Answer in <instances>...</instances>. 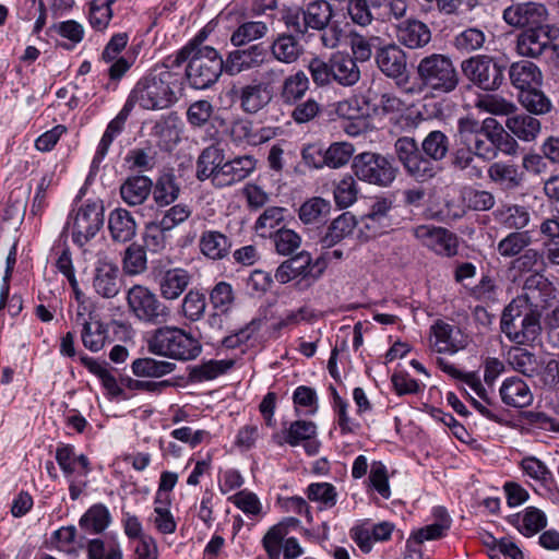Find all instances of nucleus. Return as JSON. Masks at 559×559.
<instances>
[{
  "mask_svg": "<svg viewBox=\"0 0 559 559\" xmlns=\"http://www.w3.org/2000/svg\"><path fill=\"white\" fill-rule=\"evenodd\" d=\"M450 152V139L440 131H430L418 142L412 136H400L394 143V154L405 173L418 182L435 178L441 168L439 163L447 158Z\"/></svg>",
  "mask_w": 559,
  "mask_h": 559,
  "instance_id": "f257e3e1",
  "label": "nucleus"
},
{
  "mask_svg": "<svg viewBox=\"0 0 559 559\" xmlns=\"http://www.w3.org/2000/svg\"><path fill=\"white\" fill-rule=\"evenodd\" d=\"M171 63H163L139 80L127 103L133 108L138 104L146 110H160L170 107L176 100V90L180 86V76L170 70Z\"/></svg>",
  "mask_w": 559,
  "mask_h": 559,
  "instance_id": "f03ea898",
  "label": "nucleus"
},
{
  "mask_svg": "<svg viewBox=\"0 0 559 559\" xmlns=\"http://www.w3.org/2000/svg\"><path fill=\"white\" fill-rule=\"evenodd\" d=\"M189 61L186 68V76L192 88L206 90L214 85L223 71H225L224 59L213 47H198L195 44H188L181 48L175 59L167 60L171 67H179Z\"/></svg>",
  "mask_w": 559,
  "mask_h": 559,
  "instance_id": "7ed1b4c3",
  "label": "nucleus"
},
{
  "mask_svg": "<svg viewBox=\"0 0 559 559\" xmlns=\"http://www.w3.org/2000/svg\"><path fill=\"white\" fill-rule=\"evenodd\" d=\"M150 353L179 361L195 359L202 352L201 343L189 332L178 326L164 325L147 338Z\"/></svg>",
  "mask_w": 559,
  "mask_h": 559,
  "instance_id": "20e7f679",
  "label": "nucleus"
},
{
  "mask_svg": "<svg viewBox=\"0 0 559 559\" xmlns=\"http://www.w3.org/2000/svg\"><path fill=\"white\" fill-rule=\"evenodd\" d=\"M421 88L433 96L453 93L460 84V74L452 59L443 53H430L418 60L415 68Z\"/></svg>",
  "mask_w": 559,
  "mask_h": 559,
  "instance_id": "39448f33",
  "label": "nucleus"
},
{
  "mask_svg": "<svg viewBox=\"0 0 559 559\" xmlns=\"http://www.w3.org/2000/svg\"><path fill=\"white\" fill-rule=\"evenodd\" d=\"M307 68L312 82L319 87L333 83L344 87L354 86L361 76L359 67L352 56L343 52L332 53L328 60L314 57Z\"/></svg>",
  "mask_w": 559,
  "mask_h": 559,
  "instance_id": "423d86ee",
  "label": "nucleus"
},
{
  "mask_svg": "<svg viewBox=\"0 0 559 559\" xmlns=\"http://www.w3.org/2000/svg\"><path fill=\"white\" fill-rule=\"evenodd\" d=\"M532 274L526 276V341L532 335V342L539 345V334L542 333L540 317L556 299L555 288L546 278L543 271H531Z\"/></svg>",
  "mask_w": 559,
  "mask_h": 559,
  "instance_id": "0eeeda50",
  "label": "nucleus"
},
{
  "mask_svg": "<svg viewBox=\"0 0 559 559\" xmlns=\"http://www.w3.org/2000/svg\"><path fill=\"white\" fill-rule=\"evenodd\" d=\"M352 169L359 180L381 188L390 187L399 174L392 158L374 152L354 156Z\"/></svg>",
  "mask_w": 559,
  "mask_h": 559,
  "instance_id": "6e6552de",
  "label": "nucleus"
},
{
  "mask_svg": "<svg viewBox=\"0 0 559 559\" xmlns=\"http://www.w3.org/2000/svg\"><path fill=\"white\" fill-rule=\"evenodd\" d=\"M126 299L129 311L143 323L159 325L165 324L170 318L169 307L146 286L133 285L127 292Z\"/></svg>",
  "mask_w": 559,
  "mask_h": 559,
  "instance_id": "1a4fd4ad",
  "label": "nucleus"
},
{
  "mask_svg": "<svg viewBox=\"0 0 559 559\" xmlns=\"http://www.w3.org/2000/svg\"><path fill=\"white\" fill-rule=\"evenodd\" d=\"M332 17L333 9L326 0H313L305 8H289L282 14L285 26L300 36H305L309 29L322 28Z\"/></svg>",
  "mask_w": 559,
  "mask_h": 559,
  "instance_id": "9d476101",
  "label": "nucleus"
},
{
  "mask_svg": "<svg viewBox=\"0 0 559 559\" xmlns=\"http://www.w3.org/2000/svg\"><path fill=\"white\" fill-rule=\"evenodd\" d=\"M104 204L102 201H86L67 221V228L71 229L72 240L83 247L104 225Z\"/></svg>",
  "mask_w": 559,
  "mask_h": 559,
  "instance_id": "9b49d317",
  "label": "nucleus"
},
{
  "mask_svg": "<svg viewBox=\"0 0 559 559\" xmlns=\"http://www.w3.org/2000/svg\"><path fill=\"white\" fill-rule=\"evenodd\" d=\"M463 74L477 87L484 91L498 90L504 79V64L487 55H477L464 60L461 64Z\"/></svg>",
  "mask_w": 559,
  "mask_h": 559,
  "instance_id": "f8f14e48",
  "label": "nucleus"
},
{
  "mask_svg": "<svg viewBox=\"0 0 559 559\" xmlns=\"http://www.w3.org/2000/svg\"><path fill=\"white\" fill-rule=\"evenodd\" d=\"M532 338V335H530ZM526 345H530L537 352H530L526 349V377L536 378L534 384L538 386H552L559 374V362L555 359H549L542 350V338L539 337V345L537 342L532 340L526 341Z\"/></svg>",
  "mask_w": 559,
  "mask_h": 559,
  "instance_id": "ddd939ff",
  "label": "nucleus"
},
{
  "mask_svg": "<svg viewBox=\"0 0 559 559\" xmlns=\"http://www.w3.org/2000/svg\"><path fill=\"white\" fill-rule=\"evenodd\" d=\"M413 235L425 247L440 255L451 257L456 254L457 239L445 228L433 225H419L413 229Z\"/></svg>",
  "mask_w": 559,
  "mask_h": 559,
  "instance_id": "4468645a",
  "label": "nucleus"
},
{
  "mask_svg": "<svg viewBox=\"0 0 559 559\" xmlns=\"http://www.w3.org/2000/svg\"><path fill=\"white\" fill-rule=\"evenodd\" d=\"M543 74L538 66L526 61V112L544 116L551 111L550 98L539 88Z\"/></svg>",
  "mask_w": 559,
  "mask_h": 559,
  "instance_id": "2eb2a0df",
  "label": "nucleus"
},
{
  "mask_svg": "<svg viewBox=\"0 0 559 559\" xmlns=\"http://www.w3.org/2000/svg\"><path fill=\"white\" fill-rule=\"evenodd\" d=\"M92 286L94 292L103 298L116 297L121 288L118 265L107 259H99L94 269Z\"/></svg>",
  "mask_w": 559,
  "mask_h": 559,
  "instance_id": "dca6fc26",
  "label": "nucleus"
},
{
  "mask_svg": "<svg viewBox=\"0 0 559 559\" xmlns=\"http://www.w3.org/2000/svg\"><path fill=\"white\" fill-rule=\"evenodd\" d=\"M266 55L265 48L260 44L230 51L224 60L225 72L234 76L257 69L264 63Z\"/></svg>",
  "mask_w": 559,
  "mask_h": 559,
  "instance_id": "f3484780",
  "label": "nucleus"
},
{
  "mask_svg": "<svg viewBox=\"0 0 559 559\" xmlns=\"http://www.w3.org/2000/svg\"><path fill=\"white\" fill-rule=\"evenodd\" d=\"M255 166L257 160L251 155H242L227 162L224 160L216 173L214 186L225 188L240 182L253 173Z\"/></svg>",
  "mask_w": 559,
  "mask_h": 559,
  "instance_id": "a211bd4d",
  "label": "nucleus"
},
{
  "mask_svg": "<svg viewBox=\"0 0 559 559\" xmlns=\"http://www.w3.org/2000/svg\"><path fill=\"white\" fill-rule=\"evenodd\" d=\"M431 346L437 353L455 354L467 345L466 337L460 328L447 323L443 320H437L430 326Z\"/></svg>",
  "mask_w": 559,
  "mask_h": 559,
  "instance_id": "6ab92c4d",
  "label": "nucleus"
},
{
  "mask_svg": "<svg viewBox=\"0 0 559 559\" xmlns=\"http://www.w3.org/2000/svg\"><path fill=\"white\" fill-rule=\"evenodd\" d=\"M374 61L379 70L390 79H399L403 76L407 70L406 53L396 44L377 47Z\"/></svg>",
  "mask_w": 559,
  "mask_h": 559,
  "instance_id": "aec40b11",
  "label": "nucleus"
},
{
  "mask_svg": "<svg viewBox=\"0 0 559 559\" xmlns=\"http://www.w3.org/2000/svg\"><path fill=\"white\" fill-rule=\"evenodd\" d=\"M155 281L160 296L167 300H175L187 289L191 281L190 273L181 267L166 271H154Z\"/></svg>",
  "mask_w": 559,
  "mask_h": 559,
  "instance_id": "412c9836",
  "label": "nucleus"
},
{
  "mask_svg": "<svg viewBox=\"0 0 559 559\" xmlns=\"http://www.w3.org/2000/svg\"><path fill=\"white\" fill-rule=\"evenodd\" d=\"M231 92L238 100L241 110L249 115L261 111L273 99L272 95L258 83V80H253L239 88H234Z\"/></svg>",
  "mask_w": 559,
  "mask_h": 559,
  "instance_id": "4be33fe9",
  "label": "nucleus"
},
{
  "mask_svg": "<svg viewBox=\"0 0 559 559\" xmlns=\"http://www.w3.org/2000/svg\"><path fill=\"white\" fill-rule=\"evenodd\" d=\"M523 308L524 297L519 295L504 308L501 317V331L518 344L524 343Z\"/></svg>",
  "mask_w": 559,
  "mask_h": 559,
  "instance_id": "5701e85b",
  "label": "nucleus"
},
{
  "mask_svg": "<svg viewBox=\"0 0 559 559\" xmlns=\"http://www.w3.org/2000/svg\"><path fill=\"white\" fill-rule=\"evenodd\" d=\"M312 271V257L308 251H300L294 257L283 261L276 269L274 278L280 284H287L290 281L306 278Z\"/></svg>",
  "mask_w": 559,
  "mask_h": 559,
  "instance_id": "b1692460",
  "label": "nucleus"
},
{
  "mask_svg": "<svg viewBox=\"0 0 559 559\" xmlns=\"http://www.w3.org/2000/svg\"><path fill=\"white\" fill-rule=\"evenodd\" d=\"M397 40L409 49L425 47L431 40L430 28L421 21L409 19L396 27Z\"/></svg>",
  "mask_w": 559,
  "mask_h": 559,
  "instance_id": "393cba45",
  "label": "nucleus"
},
{
  "mask_svg": "<svg viewBox=\"0 0 559 559\" xmlns=\"http://www.w3.org/2000/svg\"><path fill=\"white\" fill-rule=\"evenodd\" d=\"M200 252L207 259L218 261L225 259L231 249V240L218 230L205 229L198 242Z\"/></svg>",
  "mask_w": 559,
  "mask_h": 559,
  "instance_id": "a878e982",
  "label": "nucleus"
},
{
  "mask_svg": "<svg viewBox=\"0 0 559 559\" xmlns=\"http://www.w3.org/2000/svg\"><path fill=\"white\" fill-rule=\"evenodd\" d=\"M272 57L281 63H295L304 55V46L294 34H278L270 45Z\"/></svg>",
  "mask_w": 559,
  "mask_h": 559,
  "instance_id": "bb28decb",
  "label": "nucleus"
},
{
  "mask_svg": "<svg viewBox=\"0 0 559 559\" xmlns=\"http://www.w3.org/2000/svg\"><path fill=\"white\" fill-rule=\"evenodd\" d=\"M153 181L144 175L128 177L120 186V197L129 206L143 204L152 192Z\"/></svg>",
  "mask_w": 559,
  "mask_h": 559,
  "instance_id": "cd10ccee",
  "label": "nucleus"
},
{
  "mask_svg": "<svg viewBox=\"0 0 559 559\" xmlns=\"http://www.w3.org/2000/svg\"><path fill=\"white\" fill-rule=\"evenodd\" d=\"M108 228L114 241L126 243L136 234V223L131 213L124 209H116L108 217Z\"/></svg>",
  "mask_w": 559,
  "mask_h": 559,
  "instance_id": "c85d7f7f",
  "label": "nucleus"
},
{
  "mask_svg": "<svg viewBox=\"0 0 559 559\" xmlns=\"http://www.w3.org/2000/svg\"><path fill=\"white\" fill-rule=\"evenodd\" d=\"M132 109L131 103L126 102L118 115L108 123L97 146L93 165L100 163L105 158L112 141L123 131Z\"/></svg>",
  "mask_w": 559,
  "mask_h": 559,
  "instance_id": "c756f323",
  "label": "nucleus"
},
{
  "mask_svg": "<svg viewBox=\"0 0 559 559\" xmlns=\"http://www.w3.org/2000/svg\"><path fill=\"white\" fill-rule=\"evenodd\" d=\"M357 225L356 217L350 212H344L334 218L329 225L320 243L323 248H331L353 234Z\"/></svg>",
  "mask_w": 559,
  "mask_h": 559,
  "instance_id": "7c9ffc66",
  "label": "nucleus"
},
{
  "mask_svg": "<svg viewBox=\"0 0 559 559\" xmlns=\"http://www.w3.org/2000/svg\"><path fill=\"white\" fill-rule=\"evenodd\" d=\"M224 159V153L219 147L215 145L205 147L197 160V178L201 181L211 179L214 185L216 173Z\"/></svg>",
  "mask_w": 559,
  "mask_h": 559,
  "instance_id": "2f4dec72",
  "label": "nucleus"
},
{
  "mask_svg": "<svg viewBox=\"0 0 559 559\" xmlns=\"http://www.w3.org/2000/svg\"><path fill=\"white\" fill-rule=\"evenodd\" d=\"M442 520L433 524L421 527L412 533L406 542V547L411 551H416V546L421 545L425 540H435L444 536L445 532L450 528L451 520L445 510H440Z\"/></svg>",
  "mask_w": 559,
  "mask_h": 559,
  "instance_id": "473e14b6",
  "label": "nucleus"
},
{
  "mask_svg": "<svg viewBox=\"0 0 559 559\" xmlns=\"http://www.w3.org/2000/svg\"><path fill=\"white\" fill-rule=\"evenodd\" d=\"M151 193L157 206L164 207L170 205L178 199L180 187L173 174L165 173L153 183Z\"/></svg>",
  "mask_w": 559,
  "mask_h": 559,
  "instance_id": "72a5a7b5",
  "label": "nucleus"
},
{
  "mask_svg": "<svg viewBox=\"0 0 559 559\" xmlns=\"http://www.w3.org/2000/svg\"><path fill=\"white\" fill-rule=\"evenodd\" d=\"M309 88L307 74L299 70L294 74L285 76L281 85L280 96L284 104H295L300 100Z\"/></svg>",
  "mask_w": 559,
  "mask_h": 559,
  "instance_id": "f704fd0d",
  "label": "nucleus"
},
{
  "mask_svg": "<svg viewBox=\"0 0 559 559\" xmlns=\"http://www.w3.org/2000/svg\"><path fill=\"white\" fill-rule=\"evenodd\" d=\"M331 212L330 201L314 197L304 202L299 209V219L306 225L324 223Z\"/></svg>",
  "mask_w": 559,
  "mask_h": 559,
  "instance_id": "c9c22d12",
  "label": "nucleus"
},
{
  "mask_svg": "<svg viewBox=\"0 0 559 559\" xmlns=\"http://www.w3.org/2000/svg\"><path fill=\"white\" fill-rule=\"evenodd\" d=\"M121 264L128 276L143 274L147 270L146 250L138 242L130 243L123 251Z\"/></svg>",
  "mask_w": 559,
  "mask_h": 559,
  "instance_id": "e433bc0d",
  "label": "nucleus"
},
{
  "mask_svg": "<svg viewBox=\"0 0 559 559\" xmlns=\"http://www.w3.org/2000/svg\"><path fill=\"white\" fill-rule=\"evenodd\" d=\"M111 522L109 510L102 503L92 506L80 519V527L90 534H100Z\"/></svg>",
  "mask_w": 559,
  "mask_h": 559,
  "instance_id": "4c0bfd02",
  "label": "nucleus"
},
{
  "mask_svg": "<svg viewBox=\"0 0 559 559\" xmlns=\"http://www.w3.org/2000/svg\"><path fill=\"white\" fill-rule=\"evenodd\" d=\"M132 372L140 378H160L171 373L176 365L151 357L138 358L132 362Z\"/></svg>",
  "mask_w": 559,
  "mask_h": 559,
  "instance_id": "58836bf2",
  "label": "nucleus"
},
{
  "mask_svg": "<svg viewBox=\"0 0 559 559\" xmlns=\"http://www.w3.org/2000/svg\"><path fill=\"white\" fill-rule=\"evenodd\" d=\"M526 476H530L536 481V485H532L536 493L544 496L550 492L552 475L540 460L534 456H526Z\"/></svg>",
  "mask_w": 559,
  "mask_h": 559,
  "instance_id": "ea45409f",
  "label": "nucleus"
},
{
  "mask_svg": "<svg viewBox=\"0 0 559 559\" xmlns=\"http://www.w3.org/2000/svg\"><path fill=\"white\" fill-rule=\"evenodd\" d=\"M392 209V202L388 199L377 200L370 207L369 213L366 215V227L373 229L374 234L384 233L385 229L391 227V219L389 212Z\"/></svg>",
  "mask_w": 559,
  "mask_h": 559,
  "instance_id": "a19ab883",
  "label": "nucleus"
},
{
  "mask_svg": "<svg viewBox=\"0 0 559 559\" xmlns=\"http://www.w3.org/2000/svg\"><path fill=\"white\" fill-rule=\"evenodd\" d=\"M374 11L376 20L381 22H391L392 20H401L405 16L408 1L407 0H369Z\"/></svg>",
  "mask_w": 559,
  "mask_h": 559,
  "instance_id": "79ce46f5",
  "label": "nucleus"
},
{
  "mask_svg": "<svg viewBox=\"0 0 559 559\" xmlns=\"http://www.w3.org/2000/svg\"><path fill=\"white\" fill-rule=\"evenodd\" d=\"M108 340V329L100 320L96 319L81 329V341L91 352L100 350Z\"/></svg>",
  "mask_w": 559,
  "mask_h": 559,
  "instance_id": "37998d69",
  "label": "nucleus"
},
{
  "mask_svg": "<svg viewBox=\"0 0 559 559\" xmlns=\"http://www.w3.org/2000/svg\"><path fill=\"white\" fill-rule=\"evenodd\" d=\"M168 229H164L157 221L145 225L143 233V247L152 253H162L169 245Z\"/></svg>",
  "mask_w": 559,
  "mask_h": 559,
  "instance_id": "c03bdc74",
  "label": "nucleus"
},
{
  "mask_svg": "<svg viewBox=\"0 0 559 559\" xmlns=\"http://www.w3.org/2000/svg\"><path fill=\"white\" fill-rule=\"evenodd\" d=\"M267 33V26L261 21H250L240 24L231 34L230 43L235 47H241L250 41L264 37Z\"/></svg>",
  "mask_w": 559,
  "mask_h": 559,
  "instance_id": "a18cd8bd",
  "label": "nucleus"
},
{
  "mask_svg": "<svg viewBox=\"0 0 559 559\" xmlns=\"http://www.w3.org/2000/svg\"><path fill=\"white\" fill-rule=\"evenodd\" d=\"M307 498L319 504V510L333 508L337 502L336 488L330 483H312L307 488Z\"/></svg>",
  "mask_w": 559,
  "mask_h": 559,
  "instance_id": "49530a36",
  "label": "nucleus"
},
{
  "mask_svg": "<svg viewBox=\"0 0 559 559\" xmlns=\"http://www.w3.org/2000/svg\"><path fill=\"white\" fill-rule=\"evenodd\" d=\"M475 155L472 152L471 145L464 143L462 146H457L451 156V166L457 170H466L468 176L472 178H480L483 170L480 167L474 165Z\"/></svg>",
  "mask_w": 559,
  "mask_h": 559,
  "instance_id": "de8ad7c7",
  "label": "nucleus"
},
{
  "mask_svg": "<svg viewBox=\"0 0 559 559\" xmlns=\"http://www.w3.org/2000/svg\"><path fill=\"white\" fill-rule=\"evenodd\" d=\"M355 146L349 142H334L323 154V164L330 168H340L346 165L354 156Z\"/></svg>",
  "mask_w": 559,
  "mask_h": 559,
  "instance_id": "09e8293b",
  "label": "nucleus"
},
{
  "mask_svg": "<svg viewBox=\"0 0 559 559\" xmlns=\"http://www.w3.org/2000/svg\"><path fill=\"white\" fill-rule=\"evenodd\" d=\"M334 200L340 209L350 206L358 194V187L355 178L350 175L344 176L336 185L333 191Z\"/></svg>",
  "mask_w": 559,
  "mask_h": 559,
  "instance_id": "8fccbe9b",
  "label": "nucleus"
},
{
  "mask_svg": "<svg viewBox=\"0 0 559 559\" xmlns=\"http://www.w3.org/2000/svg\"><path fill=\"white\" fill-rule=\"evenodd\" d=\"M234 366L233 360H210L192 369L190 376L193 381L202 382L213 380L225 373Z\"/></svg>",
  "mask_w": 559,
  "mask_h": 559,
  "instance_id": "3c124183",
  "label": "nucleus"
},
{
  "mask_svg": "<svg viewBox=\"0 0 559 559\" xmlns=\"http://www.w3.org/2000/svg\"><path fill=\"white\" fill-rule=\"evenodd\" d=\"M270 236L275 251L281 255H292L301 246V237L293 229L280 228Z\"/></svg>",
  "mask_w": 559,
  "mask_h": 559,
  "instance_id": "603ef678",
  "label": "nucleus"
},
{
  "mask_svg": "<svg viewBox=\"0 0 559 559\" xmlns=\"http://www.w3.org/2000/svg\"><path fill=\"white\" fill-rule=\"evenodd\" d=\"M503 20L508 25L521 31L516 36V51L520 56H524V5L516 2L506 8Z\"/></svg>",
  "mask_w": 559,
  "mask_h": 559,
  "instance_id": "864d4df0",
  "label": "nucleus"
},
{
  "mask_svg": "<svg viewBox=\"0 0 559 559\" xmlns=\"http://www.w3.org/2000/svg\"><path fill=\"white\" fill-rule=\"evenodd\" d=\"M500 395L504 404L522 407L524 405V381L518 377L506 379L500 388Z\"/></svg>",
  "mask_w": 559,
  "mask_h": 559,
  "instance_id": "5fc2aeb1",
  "label": "nucleus"
},
{
  "mask_svg": "<svg viewBox=\"0 0 559 559\" xmlns=\"http://www.w3.org/2000/svg\"><path fill=\"white\" fill-rule=\"evenodd\" d=\"M287 534L286 523H277L263 536L262 545L269 559H280L282 542Z\"/></svg>",
  "mask_w": 559,
  "mask_h": 559,
  "instance_id": "6e6d98bb",
  "label": "nucleus"
},
{
  "mask_svg": "<svg viewBox=\"0 0 559 559\" xmlns=\"http://www.w3.org/2000/svg\"><path fill=\"white\" fill-rule=\"evenodd\" d=\"M490 179L504 185L507 188H513L520 185L522 175L513 165L495 163L488 169Z\"/></svg>",
  "mask_w": 559,
  "mask_h": 559,
  "instance_id": "4d7b16f0",
  "label": "nucleus"
},
{
  "mask_svg": "<svg viewBox=\"0 0 559 559\" xmlns=\"http://www.w3.org/2000/svg\"><path fill=\"white\" fill-rule=\"evenodd\" d=\"M205 308V296L198 290H190L185 296L181 304V311L183 316L192 322H195L203 317Z\"/></svg>",
  "mask_w": 559,
  "mask_h": 559,
  "instance_id": "13d9d810",
  "label": "nucleus"
},
{
  "mask_svg": "<svg viewBox=\"0 0 559 559\" xmlns=\"http://www.w3.org/2000/svg\"><path fill=\"white\" fill-rule=\"evenodd\" d=\"M115 2L116 0H93L90 9V23L92 27L103 31L108 26L112 17L111 4Z\"/></svg>",
  "mask_w": 559,
  "mask_h": 559,
  "instance_id": "bf43d9fd",
  "label": "nucleus"
},
{
  "mask_svg": "<svg viewBox=\"0 0 559 559\" xmlns=\"http://www.w3.org/2000/svg\"><path fill=\"white\" fill-rule=\"evenodd\" d=\"M346 9L352 22L359 26H368L376 20L369 0H348Z\"/></svg>",
  "mask_w": 559,
  "mask_h": 559,
  "instance_id": "052dcab7",
  "label": "nucleus"
},
{
  "mask_svg": "<svg viewBox=\"0 0 559 559\" xmlns=\"http://www.w3.org/2000/svg\"><path fill=\"white\" fill-rule=\"evenodd\" d=\"M380 41L379 37H365L359 34H354L350 39V50L353 52V60L357 63L369 61L373 55L376 44Z\"/></svg>",
  "mask_w": 559,
  "mask_h": 559,
  "instance_id": "680f3d73",
  "label": "nucleus"
},
{
  "mask_svg": "<svg viewBox=\"0 0 559 559\" xmlns=\"http://www.w3.org/2000/svg\"><path fill=\"white\" fill-rule=\"evenodd\" d=\"M214 114V106L206 99L195 100L188 107L187 121L193 128L204 127Z\"/></svg>",
  "mask_w": 559,
  "mask_h": 559,
  "instance_id": "e2e57ef3",
  "label": "nucleus"
},
{
  "mask_svg": "<svg viewBox=\"0 0 559 559\" xmlns=\"http://www.w3.org/2000/svg\"><path fill=\"white\" fill-rule=\"evenodd\" d=\"M498 293L496 281L488 275H484L479 283L469 289V296L485 305L496 302Z\"/></svg>",
  "mask_w": 559,
  "mask_h": 559,
  "instance_id": "0e129e2a",
  "label": "nucleus"
},
{
  "mask_svg": "<svg viewBox=\"0 0 559 559\" xmlns=\"http://www.w3.org/2000/svg\"><path fill=\"white\" fill-rule=\"evenodd\" d=\"M317 433V427L311 421L296 420L290 424L285 441L292 447L298 445L302 441H308Z\"/></svg>",
  "mask_w": 559,
  "mask_h": 559,
  "instance_id": "69168bd1",
  "label": "nucleus"
},
{
  "mask_svg": "<svg viewBox=\"0 0 559 559\" xmlns=\"http://www.w3.org/2000/svg\"><path fill=\"white\" fill-rule=\"evenodd\" d=\"M486 41L485 33L476 27L467 28L461 32L454 40L459 50L471 52L480 49Z\"/></svg>",
  "mask_w": 559,
  "mask_h": 559,
  "instance_id": "338daca9",
  "label": "nucleus"
},
{
  "mask_svg": "<svg viewBox=\"0 0 559 559\" xmlns=\"http://www.w3.org/2000/svg\"><path fill=\"white\" fill-rule=\"evenodd\" d=\"M235 300L233 287L229 283H217L210 293V301L222 313L227 312Z\"/></svg>",
  "mask_w": 559,
  "mask_h": 559,
  "instance_id": "774afa93",
  "label": "nucleus"
}]
</instances>
